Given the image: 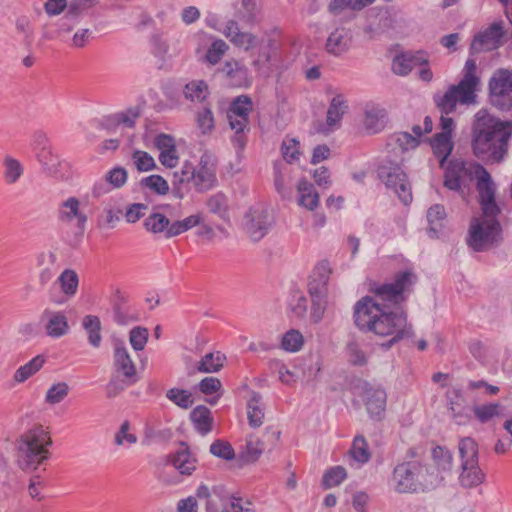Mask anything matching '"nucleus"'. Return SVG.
Instances as JSON below:
<instances>
[{"label": "nucleus", "instance_id": "f257e3e1", "mask_svg": "<svg viewBox=\"0 0 512 512\" xmlns=\"http://www.w3.org/2000/svg\"><path fill=\"white\" fill-rule=\"evenodd\" d=\"M413 269L395 273L393 280L373 283L369 291L374 295L364 296L354 306V323L363 332H372L380 337H389L383 344L386 349L412 335V325L399 305L407 300L417 283Z\"/></svg>", "mask_w": 512, "mask_h": 512}, {"label": "nucleus", "instance_id": "f03ea898", "mask_svg": "<svg viewBox=\"0 0 512 512\" xmlns=\"http://www.w3.org/2000/svg\"><path fill=\"white\" fill-rule=\"evenodd\" d=\"M511 135V122L503 121L486 109H481L475 114L472 123V151L482 161L499 163L507 154Z\"/></svg>", "mask_w": 512, "mask_h": 512}, {"label": "nucleus", "instance_id": "7ed1b4c3", "mask_svg": "<svg viewBox=\"0 0 512 512\" xmlns=\"http://www.w3.org/2000/svg\"><path fill=\"white\" fill-rule=\"evenodd\" d=\"M476 179L479 203L484 216H498L500 208L495 201V185L483 165L461 159L449 161L444 173V186L452 191H461Z\"/></svg>", "mask_w": 512, "mask_h": 512}, {"label": "nucleus", "instance_id": "20e7f679", "mask_svg": "<svg viewBox=\"0 0 512 512\" xmlns=\"http://www.w3.org/2000/svg\"><path fill=\"white\" fill-rule=\"evenodd\" d=\"M217 184L216 167L212 156L203 153L197 165L185 161L181 168L173 173L171 180L172 194L183 199L194 188L197 192H206Z\"/></svg>", "mask_w": 512, "mask_h": 512}, {"label": "nucleus", "instance_id": "39448f33", "mask_svg": "<svg viewBox=\"0 0 512 512\" xmlns=\"http://www.w3.org/2000/svg\"><path fill=\"white\" fill-rule=\"evenodd\" d=\"M52 439L42 425H34L25 431L16 442V457L23 471L36 470L50 458Z\"/></svg>", "mask_w": 512, "mask_h": 512}, {"label": "nucleus", "instance_id": "423d86ee", "mask_svg": "<svg viewBox=\"0 0 512 512\" xmlns=\"http://www.w3.org/2000/svg\"><path fill=\"white\" fill-rule=\"evenodd\" d=\"M502 240V227L497 216L473 218L467 237V245L476 252H484L497 246Z\"/></svg>", "mask_w": 512, "mask_h": 512}, {"label": "nucleus", "instance_id": "0eeeda50", "mask_svg": "<svg viewBox=\"0 0 512 512\" xmlns=\"http://www.w3.org/2000/svg\"><path fill=\"white\" fill-rule=\"evenodd\" d=\"M458 450L461 460L459 483L463 488H474L485 480V474L479 466L477 442L471 437L460 439Z\"/></svg>", "mask_w": 512, "mask_h": 512}, {"label": "nucleus", "instance_id": "6e6552de", "mask_svg": "<svg viewBox=\"0 0 512 512\" xmlns=\"http://www.w3.org/2000/svg\"><path fill=\"white\" fill-rule=\"evenodd\" d=\"M252 109L251 97L240 95L232 100L227 111L230 128L234 130L232 144L239 150L244 149L247 143V134L250 132L249 115Z\"/></svg>", "mask_w": 512, "mask_h": 512}, {"label": "nucleus", "instance_id": "1a4fd4ad", "mask_svg": "<svg viewBox=\"0 0 512 512\" xmlns=\"http://www.w3.org/2000/svg\"><path fill=\"white\" fill-rule=\"evenodd\" d=\"M113 360L115 371L121 375L122 378L118 379L115 377L110 380L107 385L108 397H115L125 388L139 381L136 366L123 342L115 343Z\"/></svg>", "mask_w": 512, "mask_h": 512}, {"label": "nucleus", "instance_id": "9d476101", "mask_svg": "<svg viewBox=\"0 0 512 512\" xmlns=\"http://www.w3.org/2000/svg\"><path fill=\"white\" fill-rule=\"evenodd\" d=\"M201 221L200 215H190L183 220L170 222V220L160 212L151 213L144 220V227L153 234H162L164 238L170 239L176 237L193 227Z\"/></svg>", "mask_w": 512, "mask_h": 512}, {"label": "nucleus", "instance_id": "9b49d317", "mask_svg": "<svg viewBox=\"0 0 512 512\" xmlns=\"http://www.w3.org/2000/svg\"><path fill=\"white\" fill-rule=\"evenodd\" d=\"M378 177L388 189H392L404 205L412 202L411 185L401 165L384 160L378 167Z\"/></svg>", "mask_w": 512, "mask_h": 512}, {"label": "nucleus", "instance_id": "f8f14e48", "mask_svg": "<svg viewBox=\"0 0 512 512\" xmlns=\"http://www.w3.org/2000/svg\"><path fill=\"white\" fill-rule=\"evenodd\" d=\"M491 103L501 110L512 108V69H498L489 81Z\"/></svg>", "mask_w": 512, "mask_h": 512}, {"label": "nucleus", "instance_id": "ddd939ff", "mask_svg": "<svg viewBox=\"0 0 512 512\" xmlns=\"http://www.w3.org/2000/svg\"><path fill=\"white\" fill-rule=\"evenodd\" d=\"M57 218L65 224H73L75 222V236L73 241H69V245L75 246L79 243L84 235L88 217L80 208V200L74 196L68 197L61 202L58 208Z\"/></svg>", "mask_w": 512, "mask_h": 512}, {"label": "nucleus", "instance_id": "4468645a", "mask_svg": "<svg viewBox=\"0 0 512 512\" xmlns=\"http://www.w3.org/2000/svg\"><path fill=\"white\" fill-rule=\"evenodd\" d=\"M272 219L267 209L261 205L253 206L245 214L244 229L251 240H261L269 231Z\"/></svg>", "mask_w": 512, "mask_h": 512}, {"label": "nucleus", "instance_id": "2eb2a0df", "mask_svg": "<svg viewBox=\"0 0 512 512\" xmlns=\"http://www.w3.org/2000/svg\"><path fill=\"white\" fill-rule=\"evenodd\" d=\"M476 94L461 85H452L443 95H435L434 102L441 114L453 113L458 103L471 104L475 102Z\"/></svg>", "mask_w": 512, "mask_h": 512}, {"label": "nucleus", "instance_id": "dca6fc26", "mask_svg": "<svg viewBox=\"0 0 512 512\" xmlns=\"http://www.w3.org/2000/svg\"><path fill=\"white\" fill-rule=\"evenodd\" d=\"M504 36L503 22H493L484 31L477 33L470 46V53L475 54L483 51H492L500 47Z\"/></svg>", "mask_w": 512, "mask_h": 512}, {"label": "nucleus", "instance_id": "f3484780", "mask_svg": "<svg viewBox=\"0 0 512 512\" xmlns=\"http://www.w3.org/2000/svg\"><path fill=\"white\" fill-rule=\"evenodd\" d=\"M361 388V397L370 418L381 420L386 409V391L381 386H375L368 382H364Z\"/></svg>", "mask_w": 512, "mask_h": 512}, {"label": "nucleus", "instance_id": "a211bd4d", "mask_svg": "<svg viewBox=\"0 0 512 512\" xmlns=\"http://www.w3.org/2000/svg\"><path fill=\"white\" fill-rule=\"evenodd\" d=\"M226 84L234 88H248L252 84V77L248 68L240 61L230 59L219 69Z\"/></svg>", "mask_w": 512, "mask_h": 512}, {"label": "nucleus", "instance_id": "6ab92c4d", "mask_svg": "<svg viewBox=\"0 0 512 512\" xmlns=\"http://www.w3.org/2000/svg\"><path fill=\"white\" fill-rule=\"evenodd\" d=\"M415 472L411 462L398 464L392 474V482L396 492L412 493L419 491Z\"/></svg>", "mask_w": 512, "mask_h": 512}, {"label": "nucleus", "instance_id": "aec40b11", "mask_svg": "<svg viewBox=\"0 0 512 512\" xmlns=\"http://www.w3.org/2000/svg\"><path fill=\"white\" fill-rule=\"evenodd\" d=\"M99 0H70L68 10L61 19L60 29L70 32L80 22V18L98 4Z\"/></svg>", "mask_w": 512, "mask_h": 512}, {"label": "nucleus", "instance_id": "412c9836", "mask_svg": "<svg viewBox=\"0 0 512 512\" xmlns=\"http://www.w3.org/2000/svg\"><path fill=\"white\" fill-rule=\"evenodd\" d=\"M41 320L45 321V331L49 337L60 338L69 332L68 319L62 311L45 309Z\"/></svg>", "mask_w": 512, "mask_h": 512}, {"label": "nucleus", "instance_id": "4be33fe9", "mask_svg": "<svg viewBox=\"0 0 512 512\" xmlns=\"http://www.w3.org/2000/svg\"><path fill=\"white\" fill-rule=\"evenodd\" d=\"M330 274L331 268L328 261L323 260L315 266L311 279L308 283V292L310 296L327 297Z\"/></svg>", "mask_w": 512, "mask_h": 512}, {"label": "nucleus", "instance_id": "5701e85b", "mask_svg": "<svg viewBox=\"0 0 512 512\" xmlns=\"http://www.w3.org/2000/svg\"><path fill=\"white\" fill-rule=\"evenodd\" d=\"M410 462L411 465H413L419 491L432 489L443 480V477L440 475L435 465H426L417 461Z\"/></svg>", "mask_w": 512, "mask_h": 512}, {"label": "nucleus", "instance_id": "b1692460", "mask_svg": "<svg viewBox=\"0 0 512 512\" xmlns=\"http://www.w3.org/2000/svg\"><path fill=\"white\" fill-rule=\"evenodd\" d=\"M352 44V33L345 27H337L333 30L325 43L326 51L334 56L346 53Z\"/></svg>", "mask_w": 512, "mask_h": 512}, {"label": "nucleus", "instance_id": "393cba45", "mask_svg": "<svg viewBox=\"0 0 512 512\" xmlns=\"http://www.w3.org/2000/svg\"><path fill=\"white\" fill-rule=\"evenodd\" d=\"M127 302V295L118 289L115 290L110 298V304L113 309V318L118 325H127L137 320L130 308L126 305Z\"/></svg>", "mask_w": 512, "mask_h": 512}, {"label": "nucleus", "instance_id": "a878e982", "mask_svg": "<svg viewBox=\"0 0 512 512\" xmlns=\"http://www.w3.org/2000/svg\"><path fill=\"white\" fill-rule=\"evenodd\" d=\"M386 123V111L375 105H367L364 110L363 126L368 134L380 132Z\"/></svg>", "mask_w": 512, "mask_h": 512}, {"label": "nucleus", "instance_id": "bb28decb", "mask_svg": "<svg viewBox=\"0 0 512 512\" xmlns=\"http://www.w3.org/2000/svg\"><path fill=\"white\" fill-rule=\"evenodd\" d=\"M347 110V100L343 95L338 94L332 98L326 115V125L330 131H334L340 126V122Z\"/></svg>", "mask_w": 512, "mask_h": 512}, {"label": "nucleus", "instance_id": "cd10ccee", "mask_svg": "<svg viewBox=\"0 0 512 512\" xmlns=\"http://www.w3.org/2000/svg\"><path fill=\"white\" fill-rule=\"evenodd\" d=\"M210 95L208 84L204 80H191L183 87L184 98L194 104H206Z\"/></svg>", "mask_w": 512, "mask_h": 512}, {"label": "nucleus", "instance_id": "c85d7f7f", "mask_svg": "<svg viewBox=\"0 0 512 512\" xmlns=\"http://www.w3.org/2000/svg\"><path fill=\"white\" fill-rule=\"evenodd\" d=\"M166 468L177 470L181 475H191L196 469V460L188 450L178 451L168 460Z\"/></svg>", "mask_w": 512, "mask_h": 512}, {"label": "nucleus", "instance_id": "c756f323", "mask_svg": "<svg viewBox=\"0 0 512 512\" xmlns=\"http://www.w3.org/2000/svg\"><path fill=\"white\" fill-rule=\"evenodd\" d=\"M190 419L199 434L206 435L211 432L214 420L206 406H196L190 413Z\"/></svg>", "mask_w": 512, "mask_h": 512}, {"label": "nucleus", "instance_id": "7c9ffc66", "mask_svg": "<svg viewBox=\"0 0 512 512\" xmlns=\"http://www.w3.org/2000/svg\"><path fill=\"white\" fill-rule=\"evenodd\" d=\"M448 399V409L451 413L452 418L458 423H462V418H464V410L466 399L464 397L463 391L459 387H454L447 393Z\"/></svg>", "mask_w": 512, "mask_h": 512}, {"label": "nucleus", "instance_id": "2f4dec72", "mask_svg": "<svg viewBox=\"0 0 512 512\" xmlns=\"http://www.w3.org/2000/svg\"><path fill=\"white\" fill-rule=\"evenodd\" d=\"M247 418L252 428H258L263 424L264 407L260 393L253 392L247 402Z\"/></svg>", "mask_w": 512, "mask_h": 512}, {"label": "nucleus", "instance_id": "473e14b6", "mask_svg": "<svg viewBox=\"0 0 512 512\" xmlns=\"http://www.w3.org/2000/svg\"><path fill=\"white\" fill-rule=\"evenodd\" d=\"M431 147L434 155L439 159L440 167L443 168L454 147L452 138L436 133L431 140Z\"/></svg>", "mask_w": 512, "mask_h": 512}, {"label": "nucleus", "instance_id": "72a5a7b5", "mask_svg": "<svg viewBox=\"0 0 512 512\" xmlns=\"http://www.w3.org/2000/svg\"><path fill=\"white\" fill-rule=\"evenodd\" d=\"M446 218V212L444 206L435 204L431 206L427 211V221L429 224L428 234L432 238L439 237L444 221Z\"/></svg>", "mask_w": 512, "mask_h": 512}, {"label": "nucleus", "instance_id": "f704fd0d", "mask_svg": "<svg viewBox=\"0 0 512 512\" xmlns=\"http://www.w3.org/2000/svg\"><path fill=\"white\" fill-rule=\"evenodd\" d=\"M24 174L23 164L16 158L6 155L3 159V179L8 185L17 183Z\"/></svg>", "mask_w": 512, "mask_h": 512}, {"label": "nucleus", "instance_id": "c9c22d12", "mask_svg": "<svg viewBox=\"0 0 512 512\" xmlns=\"http://www.w3.org/2000/svg\"><path fill=\"white\" fill-rule=\"evenodd\" d=\"M226 361V356L217 351L205 354L196 365V370L201 373L218 372Z\"/></svg>", "mask_w": 512, "mask_h": 512}, {"label": "nucleus", "instance_id": "e433bc0d", "mask_svg": "<svg viewBox=\"0 0 512 512\" xmlns=\"http://www.w3.org/2000/svg\"><path fill=\"white\" fill-rule=\"evenodd\" d=\"M299 205L314 210L319 204V194L314 186L306 180H301L298 184Z\"/></svg>", "mask_w": 512, "mask_h": 512}, {"label": "nucleus", "instance_id": "4c0bfd02", "mask_svg": "<svg viewBox=\"0 0 512 512\" xmlns=\"http://www.w3.org/2000/svg\"><path fill=\"white\" fill-rule=\"evenodd\" d=\"M35 156L47 174L56 176L59 173L60 160L58 155L53 152L52 147L38 151Z\"/></svg>", "mask_w": 512, "mask_h": 512}, {"label": "nucleus", "instance_id": "58836bf2", "mask_svg": "<svg viewBox=\"0 0 512 512\" xmlns=\"http://www.w3.org/2000/svg\"><path fill=\"white\" fill-rule=\"evenodd\" d=\"M83 328L88 334V342L95 348L101 344V322L98 316L87 315L82 321Z\"/></svg>", "mask_w": 512, "mask_h": 512}, {"label": "nucleus", "instance_id": "ea45409f", "mask_svg": "<svg viewBox=\"0 0 512 512\" xmlns=\"http://www.w3.org/2000/svg\"><path fill=\"white\" fill-rule=\"evenodd\" d=\"M139 116V109L137 107H130L124 111H120L108 116L106 121L113 125H123L127 128H133Z\"/></svg>", "mask_w": 512, "mask_h": 512}, {"label": "nucleus", "instance_id": "a19ab883", "mask_svg": "<svg viewBox=\"0 0 512 512\" xmlns=\"http://www.w3.org/2000/svg\"><path fill=\"white\" fill-rule=\"evenodd\" d=\"M14 492L13 476L6 461L0 456V502L7 500Z\"/></svg>", "mask_w": 512, "mask_h": 512}, {"label": "nucleus", "instance_id": "79ce46f5", "mask_svg": "<svg viewBox=\"0 0 512 512\" xmlns=\"http://www.w3.org/2000/svg\"><path fill=\"white\" fill-rule=\"evenodd\" d=\"M197 128L203 135H209L215 128V119L212 109L208 105H204L195 115Z\"/></svg>", "mask_w": 512, "mask_h": 512}, {"label": "nucleus", "instance_id": "37998d69", "mask_svg": "<svg viewBox=\"0 0 512 512\" xmlns=\"http://www.w3.org/2000/svg\"><path fill=\"white\" fill-rule=\"evenodd\" d=\"M351 457L360 464L367 463L371 458L369 445L362 435H357L353 439L351 448L349 450Z\"/></svg>", "mask_w": 512, "mask_h": 512}, {"label": "nucleus", "instance_id": "c03bdc74", "mask_svg": "<svg viewBox=\"0 0 512 512\" xmlns=\"http://www.w3.org/2000/svg\"><path fill=\"white\" fill-rule=\"evenodd\" d=\"M476 70V60L473 58H468L464 65L463 78L458 83L459 85H461V87H464L469 91H473L474 94L480 81L476 75Z\"/></svg>", "mask_w": 512, "mask_h": 512}, {"label": "nucleus", "instance_id": "a18cd8bd", "mask_svg": "<svg viewBox=\"0 0 512 512\" xmlns=\"http://www.w3.org/2000/svg\"><path fill=\"white\" fill-rule=\"evenodd\" d=\"M208 512H256V510L254 504L250 500L237 495L232 498V501L228 506H225L222 509L210 504Z\"/></svg>", "mask_w": 512, "mask_h": 512}, {"label": "nucleus", "instance_id": "49530a36", "mask_svg": "<svg viewBox=\"0 0 512 512\" xmlns=\"http://www.w3.org/2000/svg\"><path fill=\"white\" fill-rule=\"evenodd\" d=\"M44 362V358L41 355H37L15 371L14 380L18 383L25 382L42 368Z\"/></svg>", "mask_w": 512, "mask_h": 512}, {"label": "nucleus", "instance_id": "de8ad7c7", "mask_svg": "<svg viewBox=\"0 0 512 512\" xmlns=\"http://www.w3.org/2000/svg\"><path fill=\"white\" fill-rule=\"evenodd\" d=\"M375 0H331L328 5V11L333 15H338L344 9L360 11Z\"/></svg>", "mask_w": 512, "mask_h": 512}, {"label": "nucleus", "instance_id": "09e8293b", "mask_svg": "<svg viewBox=\"0 0 512 512\" xmlns=\"http://www.w3.org/2000/svg\"><path fill=\"white\" fill-rule=\"evenodd\" d=\"M501 405L499 403H485L475 405L473 413L475 418L482 424L492 421L500 416Z\"/></svg>", "mask_w": 512, "mask_h": 512}, {"label": "nucleus", "instance_id": "8fccbe9b", "mask_svg": "<svg viewBox=\"0 0 512 512\" xmlns=\"http://www.w3.org/2000/svg\"><path fill=\"white\" fill-rule=\"evenodd\" d=\"M140 185L157 195H166L169 192L168 182L162 176L156 174L142 178Z\"/></svg>", "mask_w": 512, "mask_h": 512}, {"label": "nucleus", "instance_id": "3c124183", "mask_svg": "<svg viewBox=\"0 0 512 512\" xmlns=\"http://www.w3.org/2000/svg\"><path fill=\"white\" fill-rule=\"evenodd\" d=\"M304 344V337L299 330L287 331L281 340V348L286 352H297Z\"/></svg>", "mask_w": 512, "mask_h": 512}, {"label": "nucleus", "instance_id": "603ef678", "mask_svg": "<svg viewBox=\"0 0 512 512\" xmlns=\"http://www.w3.org/2000/svg\"><path fill=\"white\" fill-rule=\"evenodd\" d=\"M228 45L222 39L214 40L204 56V61L209 65H216L228 50Z\"/></svg>", "mask_w": 512, "mask_h": 512}, {"label": "nucleus", "instance_id": "864d4df0", "mask_svg": "<svg viewBox=\"0 0 512 512\" xmlns=\"http://www.w3.org/2000/svg\"><path fill=\"white\" fill-rule=\"evenodd\" d=\"M300 143L296 138L286 137L281 144V153L287 163H294L299 160L301 152Z\"/></svg>", "mask_w": 512, "mask_h": 512}, {"label": "nucleus", "instance_id": "5fc2aeb1", "mask_svg": "<svg viewBox=\"0 0 512 512\" xmlns=\"http://www.w3.org/2000/svg\"><path fill=\"white\" fill-rule=\"evenodd\" d=\"M263 450V443L258 439H249L244 450L240 453V458L245 463H253L259 459Z\"/></svg>", "mask_w": 512, "mask_h": 512}, {"label": "nucleus", "instance_id": "6e6d98bb", "mask_svg": "<svg viewBox=\"0 0 512 512\" xmlns=\"http://www.w3.org/2000/svg\"><path fill=\"white\" fill-rule=\"evenodd\" d=\"M166 397L180 408L188 409L193 404L192 394L184 389L171 388L167 391Z\"/></svg>", "mask_w": 512, "mask_h": 512}, {"label": "nucleus", "instance_id": "4d7b16f0", "mask_svg": "<svg viewBox=\"0 0 512 512\" xmlns=\"http://www.w3.org/2000/svg\"><path fill=\"white\" fill-rule=\"evenodd\" d=\"M62 291L69 296L76 293L78 288V275L75 271L66 269L58 278Z\"/></svg>", "mask_w": 512, "mask_h": 512}, {"label": "nucleus", "instance_id": "13d9d810", "mask_svg": "<svg viewBox=\"0 0 512 512\" xmlns=\"http://www.w3.org/2000/svg\"><path fill=\"white\" fill-rule=\"evenodd\" d=\"M347 477L346 469L342 466H334L323 475V485L332 488L341 484Z\"/></svg>", "mask_w": 512, "mask_h": 512}, {"label": "nucleus", "instance_id": "bf43d9fd", "mask_svg": "<svg viewBox=\"0 0 512 512\" xmlns=\"http://www.w3.org/2000/svg\"><path fill=\"white\" fill-rule=\"evenodd\" d=\"M241 7L238 9V16L246 23L252 24L257 21L259 9L256 0H240Z\"/></svg>", "mask_w": 512, "mask_h": 512}, {"label": "nucleus", "instance_id": "052dcab7", "mask_svg": "<svg viewBox=\"0 0 512 512\" xmlns=\"http://www.w3.org/2000/svg\"><path fill=\"white\" fill-rule=\"evenodd\" d=\"M69 393V386L65 382L53 384L47 391L45 401L48 404H58L63 401Z\"/></svg>", "mask_w": 512, "mask_h": 512}, {"label": "nucleus", "instance_id": "680f3d73", "mask_svg": "<svg viewBox=\"0 0 512 512\" xmlns=\"http://www.w3.org/2000/svg\"><path fill=\"white\" fill-rule=\"evenodd\" d=\"M432 455L437 466L436 469H438L439 472L440 470L448 471L451 469L453 456L449 450L438 446L435 449H433Z\"/></svg>", "mask_w": 512, "mask_h": 512}, {"label": "nucleus", "instance_id": "e2e57ef3", "mask_svg": "<svg viewBox=\"0 0 512 512\" xmlns=\"http://www.w3.org/2000/svg\"><path fill=\"white\" fill-rule=\"evenodd\" d=\"M132 160L140 172L150 171L156 167L153 157L145 151L135 150L132 154Z\"/></svg>", "mask_w": 512, "mask_h": 512}, {"label": "nucleus", "instance_id": "0e129e2a", "mask_svg": "<svg viewBox=\"0 0 512 512\" xmlns=\"http://www.w3.org/2000/svg\"><path fill=\"white\" fill-rule=\"evenodd\" d=\"M130 422L125 420L119 427L118 431L114 436V443L118 446L125 444L132 445L137 442V436L134 433H130Z\"/></svg>", "mask_w": 512, "mask_h": 512}, {"label": "nucleus", "instance_id": "69168bd1", "mask_svg": "<svg viewBox=\"0 0 512 512\" xmlns=\"http://www.w3.org/2000/svg\"><path fill=\"white\" fill-rule=\"evenodd\" d=\"M285 166L282 162L274 163V186L276 191L284 198L289 195L290 189L286 185V176L283 172Z\"/></svg>", "mask_w": 512, "mask_h": 512}, {"label": "nucleus", "instance_id": "338daca9", "mask_svg": "<svg viewBox=\"0 0 512 512\" xmlns=\"http://www.w3.org/2000/svg\"><path fill=\"white\" fill-rule=\"evenodd\" d=\"M148 329L137 326L130 330L129 342L135 351H141L144 349L148 341Z\"/></svg>", "mask_w": 512, "mask_h": 512}, {"label": "nucleus", "instance_id": "774afa93", "mask_svg": "<svg viewBox=\"0 0 512 512\" xmlns=\"http://www.w3.org/2000/svg\"><path fill=\"white\" fill-rule=\"evenodd\" d=\"M210 453L224 460H232L235 457V451L231 444L223 440H215L210 445Z\"/></svg>", "mask_w": 512, "mask_h": 512}]
</instances>
